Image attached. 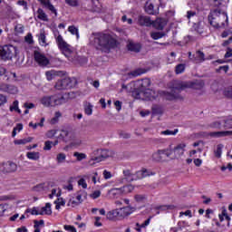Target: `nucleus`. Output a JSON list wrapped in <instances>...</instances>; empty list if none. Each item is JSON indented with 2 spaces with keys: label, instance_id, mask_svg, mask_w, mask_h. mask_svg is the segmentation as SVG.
<instances>
[{
  "label": "nucleus",
  "instance_id": "f257e3e1",
  "mask_svg": "<svg viewBox=\"0 0 232 232\" xmlns=\"http://www.w3.org/2000/svg\"><path fill=\"white\" fill-rule=\"evenodd\" d=\"M94 36V44L96 45L97 50L108 53L111 48H115L117 41L113 39L111 35L104 33H96L92 34Z\"/></svg>",
  "mask_w": 232,
  "mask_h": 232
},
{
  "label": "nucleus",
  "instance_id": "f03ea898",
  "mask_svg": "<svg viewBox=\"0 0 232 232\" xmlns=\"http://www.w3.org/2000/svg\"><path fill=\"white\" fill-rule=\"evenodd\" d=\"M208 19L214 28H224L227 23V13L223 8H215L210 11Z\"/></svg>",
  "mask_w": 232,
  "mask_h": 232
},
{
  "label": "nucleus",
  "instance_id": "7ed1b4c3",
  "mask_svg": "<svg viewBox=\"0 0 232 232\" xmlns=\"http://www.w3.org/2000/svg\"><path fill=\"white\" fill-rule=\"evenodd\" d=\"M135 211V208L127 206L121 208L109 211L106 214L108 220H124L127 217H130L131 213Z\"/></svg>",
  "mask_w": 232,
  "mask_h": 232
},
{
  "label": "nucleus",
  "instance_id": "20e7f679",
  "mask_svg": "<svg viewBox=\"0 0 232 232\" xmlns=\"http://www.w3.org/2000/svg\"><path fill=\"white\" fill-rule=\"evenodd\" d=\"M186 88H188V84L185 82H178L174 84L169 92H163V95L167 101H183L184 97H182L180 92L182 90H186Z\"/></svg>",
  "mask_w": 232,
  "mask_h": 232
},
{
  "label": "nucleus",
  "instance_id": "39448f33",
  "mask_svg": "<svg viewBox=\"0 0 232 232\" xmlns=\"http://www.w3.org/2000/svg\"><path fill=\"white\" fill-rule=\"evenodd\" d=\"M41 102L46 107L61 106L62 104H66V102H68V98L61 94H54L52 96H44L42 98Z\"/></svg>",
  "mask_w": 232,
  "mask_h": 232
},
{
  "label": "nucleus",
  "instance_id": "423d86ee",
  "mask_svg": "<svg viewBox=\"0 0 232 232\" xmlns=\"http://www.w3.org/2000/svg\"><path fill=\"white\" fill-rule=\"evenodd\" d=\"M56 43L62 53H63V55H65V57H67V59H69L70 61H73V58L72 57V54L73 53L72 46L64 42V39H63V36L61 34L56 37Z\"/></svg>",
  "mask_w": 232,
  "mask_h": 232
},
{
  "label": "nucleus",
  "instance_id": "0eeeda50",
  "mask_svg": "<svg viewBox=\"0 0 232 232\" xmlns=\"http://www.w3.org/2000/svg\"><path fill=\"white\" fill-rule=\"evenodd\" d=\"M167 150L170 153V156H169L170 160L180 159L184 155V151H186V143H179L174 148H171V145H169Z\"/></svg>",
  "mask_w": 232,
  "mask_h": 232
},
{
  "label": "nucleus",
  "instance_id": "6e6552de",
  "mask_svg": "<svg viewBox=\"0 0 232 232\" xmlns=\"http://www.w3.org/2000/svg\"><path fill=\"white\" fill-rule=\"evenodd\" d=\"M133 93L137 99H142L143 101H155L158 95L157 92L151 89L138 90Z\"/></svg>",
  "mask_w": 232,
  "mask_h": 232
},
{
  "label": "nucleus",
  "instance_id": "1a4fd4ad",
  "mask_svg": "<svg viewBox=\"0 0 232 232\" xmlns=\"http://www.w3.org/2000/svg\"><path fill=\"white\" fill-rule=\"evenodd\" d=\"M17 50L13 45L0 46V61H12Z\"/></svg>",
  "mask_w": 232,
  "mask_h": 232
},
{
  "label": "nucleus",
  "instance_id": "9d476101",
  "mask_svg": "<svg viewBox=\"0 0 232 232\" xmlns=\"http://www.w3.org/2000/svg\"><path fill=\"white\" fill-rule=\"evenodd\" d=\"M76 84L77 80L75 78H65L59 80L54 87L56 90H70V88H73Z\"/></svg>",
  "mask_w": 232,
  "mask_h": 232
},
{
  "label": "nucleus",
  "instance_id": "9b49d317",
  "mask_svg": "<svg viewBox=\"0 0 232 232\" xmlns=\"http://www.w3.org/2000/svg\"><path fill=\"white\" fill-rule=\"evenodd\" d=\"M164 155L165 157H167V159H169L171 153H169V150H168V149L158 150L152 154V160H154L155 162H162V160H164Z\"/></svg>",
  "mask_w": 232,
  "mask_h": 232
},
{
  "label": "nucleus",
  "instance_id": "f8f14e48",
  "mask_svg": "<svg viewBox=\"0 0 232 232\" xmlns=\"http://www.w3.org/2000/svg\"><path fill=\"white\" fill-rule=\"evenodd\" d=\"M34 57L35 63H37L39 66H48L50 64V60H48L47 57L39 51H34Z\"/></svg>",
  "mask_w": 232,
  "mask_h": 232
},
{
  "label": "nucleus",
  "instance_id": "ddd939ff",
  "mask_svg": "<svg viewBox=\"0 0 232 232\" xmlns=\"http://www.w3.org/2000/svg\"><path fill=\"white\" fill-rule=\"evenodd\" d=\"M94 155L99 156L92 158V160H95L96 162H102L104 159H108V157H110V151H108V150H97L94 151Z\"/></svg>",
  "mask_w": 232,
  "mask_h": 232
},
{
  "label": "nucleus",
  "instance_id": "4468645a",
  "mask_svg": "<svg viewBox=\"0 0 232 232\" xmlns=\"http://www.w3.org/2000/svg\"><path fill=\"white\" fill-rule=\"evenodd\" d=\"M138 24H140V26H151L153 21H151V17L148 15L140 14L138 16Z\"/></svg>",
  "mask_w": 232,
  "mask_h": 232
},
{
  "label": "nucleus",
  "instance_id": "2eb2a0df",
  "mask_svg": "<svg viewBox=\"0 0 232 232\" xmlns=\"http://www.w3.org/2000/svg\"><path fill=\"white\" fill-rule=\"evenodd\" d=\"M59 139H62L63 142H70L73 140V132L68 130H62L59 135Z\"/></svg>",
  "mask_w": 232,
  "mask_h": 232
},
{
  "label": "nucleus",
  "instance_id": "dca6fc26",
  "mask_svg": "<svg viewBox=\"0 0 232 232\" xmlns=\"http://www.w3.org/2000/svg\"><path fill=\"white\" fill-rule=\"evenodd\" d=\"M3 168L4 173H14V171H17V164L12 161L3 163Z\"/></svg>",
  "mask_w": 232,
  "mask_h": 232
},
{
  "label": "nucleus",
  "instance_id": "f3484780",
  "mask_svg": "<svg viewBox=\"0 0 232 232\" xmlns=\"http://www.w3.org/2000/svg\"><path fill=\"white\" fill-rule=\"evenodd\" d=\"M124 180L126 182H133L135 180V174L130 169L123 170V178L120 179V184H123Z\"/></svg>",
  "mask_w": 232,
  "mask_h": 232
},
{
  "label": "nucleus",
  "instance_id": "a211bd4d",
  "mask_svg": "<svg viewBox=\"0 0 232 232\" xmlns=\"http://www.w3.org/2000/svg\"><path fill=\"white\" fill-rule=\"evenodd\" d=\"M38 1H39V3H41V5H43V6L47 8V10H50V12H52V14H54V15L57 16V9H55L53 5H52V3H50V0H38Z\"/></svg>",
  "mask_w": 232,
  "mask_h": 232
},
{
  "label": "nucleus",
  "instance_id": "6ab92c4d",
  "mask_svg": "<svg viewBox=\"0 0 232 232\" xmlns=\"http://www.w3.org/2000/svg\"><path fill=\"white\" fill-rule=\"evenodd\" d=\"M167 22L164 18H158L154 22L152 21V26L156 28V30H164V26H166Z\"/></svg>",
  "mask_w": 232,
  "mask_h": 232
},
{
  "label": "nucleus",
  "instance_id": "aec40b11",
  "mask_svg": "<svg viewBox=\"0 0 232 232\" xmlns=\"http://www.w3.org/2000/svg\"><path fill=\"white\" fill-rule=\"evenodd\" d=\"M127 48L130 52H134L135 53H139V52H140L141 47H140V44H137L130 41L128 43Z\"/></svg>",
  "mask_w": 232,
  "mask_h": 232
},
{
  "label": "nucleus",
  "instance_id": "412c9836",
  "mask_svg": "<svg viewBox=\"0 0 232 232\" xmlns=\"http://www.w3.org/2000/svg\"><path fill=\"white\" fill-rule=\"evenodd\" d=\"M192 59L194 63H204L206 61V54L202 51H197L196 55Z\"/></svg>",
  "mask_w": 232,
  "mask_h": 232
},
{
  "label": "nucleus",
  "instance_id": "4be33fe9",
  "mask_svg": "<svg viewBox=\"0 0 232 232\" xmlns=\"http://www.w3.org/2000/svg\"><path fill=\"white\" fill-rule=\"evenodd\" d=\"M210 137L220 138L232 135V130L214 131L209 133Z\"/></svg>",
  "mask_w": 232,
  "mask_h": 232
},
{
  "label": "nucleus",
  "instance_id": "5701e85b",
  "mask_svg": "<svg viewBox=\"0 0 232 232\" xmlns=\"http://www.w3.org/2000/svg\"><path fill=\"white\" fill-rule=\"evenodd\" d=\"M45 75H46L48 81H52V79H53V77H56V76L61 77V75H64V72H63V71H57V72L49 71V72H45Z\"/></svg>",
  "mask_w": 232,
  "mask_h": 232
},
{
  "label": "nucleus",
  "instance_id": "b1692460",
  "mask_svg": "<svg viewBox=\"0 0 232 232\" xmlns=\"http://www.w3.org/2000/svg\"><path fill=\"white\" fill-rule=\"evenodd\" d=\"M134 189L132 185H127L120 188H113V191H117L118 193H131Z\"/></svg>",
  "mask_w": 232,
  "mask_h": 232
},
{
  "label": "nucleus",
  "instance_id": "393cba45",
  "mask_svg": "<svg viewBox=\"0 0 232 232\" xmlns=\"http://www.w3.org/2000/svg\"><path fill=\"white\" fill-rule=\"evenodd\" d=\"M151 175H155V173L151 172V170H148L146 169H143L137 172V176L140 179H144L146 177H150Z\"/></svg>",
  "mask_w": 232,
  "mask_h": 232
},
{
  "label": "nucleus",
  "instance_id": "a878e982",
  "mask_svg": "<svg viewBox=\"0 0 232 232\" xmlns=\"http://www.w3.org/2000/svg\"><path fill=\"white\" fill-rule=\"evenodd\" d=\"M39 215H52V204L46 203L45 207L41 208Z\"/></svg>",
  "mask_w": 232,
  "mask_h": 232
},
{
  "label": "nucleus",
  "instance_id": "bb28decb",
  "mask_svg": "<svg viewBox=\"0 0 232 232\" xmlns=\"http://www.w3.org/2000/svg\"><path fill=\"white\" fill-rule=\"evenodd\" d=\"M57 164H64L66 162V154L64 152H60L56 155Z\"/></svg>",
  "mask_w": 232,
  "mask_h": 232
},
{
  "label": "nucleus",
  "instance_id": "cd10ccee",
  "mask_svg": "<svg viewBox=\"0 0 232 232\" xmlns=\"http://www.w3.org/2000/svg\"><path fill=\"white\" fill-rule=\"evenodd\" d=\"M152 113L154 115H162V113H164V109L160 105H153Z\"/></svg>",
  "mask_w": 232,
  "mask_h": 232
},
{
  "label": "nucleus",
  "instance_id": "c85d7f7f",
  "mask_svg": "<svg viewBox=\"0 0 232 232\" xmlns=\"http://www.w3.org/2000/svg\"><path fill=\"white\" fill-rule=\"evenodd\" d=\"M37 17L40 19V21H48V15H46V13L41 8L37 10Z\"/></svg>",
  "mask_w": 232,
  "mask_h": 232
},
{
  "label": "nucleus",
  "instance_id": "c756f323",
  "mask_svg": "<svg viewBox=\"0 0 232 232\" xmlns=\"http://www.w3.org/2000/svg\"><path fill=\"white\" fill-rule=\"evenodd\" d=\"M141 88L140 90H149L150 86H151V81L148 78L143 79L140 83Z\"/></svg>",
  "mask_w": 232,
  "mask_h": 232
},
{
  "label": "nucleus",
  "instance_id": "7c9ffc66",
  "mask_svg": "<svg viewBox=\"0 0 232 232\" xmlns=\"http://www.w3.org/2000/svg\"><path fill=\"white\" fill-rule=\"evenodd\" d=\"M10 111H17V113L21 114L22 111L19 110V101L15 100L13 102V105L9 108Z\"/></svg>",
  "mask_w": 232,
  "mask_h": 232
},
{
  "label": "nucleus",
  "instance_id": "2f4dec72",
  "mask_svg": "<svg viewBox=\"0 0 232 232\" xmlns=\"http://www.w3.org/2000/svg\"><path fill=\"white\" fill-rule=\"evenodd\" d=\"M184 70H186V65L184 63H179L175 68V72H176L177 75H179L180 73H184Z\"/></svg>",
  "mask_w": 232,
  "mask_h": 232
},
{
  "label": "nucleus",
  "instance_id": "473e14b6",
  "mask_svg": "<svg viewBox=\"0 0 232 232\" xmlns=\"http://www.w3.org/2000/svg\"><path fill=\"white\" fill-rule=\"evenodd\" d=\"M29 126L31 127V128H33L34 130H37V127L38 126H40L41 128H43V126H44V118H42L41 119V121L40 122H38V123H34V122H30L29 123Z\"/></svg>",
  "mask_w": 232,
  "mask_h": 232
},
{
  "label": "nucleus",
  "instance_id": "72a5a7b5",
  "mask_svg": "<svg viewBox=\"0 0 232 232\" xmlns=\"http://www.w3.org/2000/svg\"><path fill=\"white\" fill-rule=\"evenodd\" d=\"M68 32H70V34L72 35H76L77 39H79V29H77V27L71 25L68 27Z\"/></svg>",
  "mask_w": 232,
  "mask_h": 232
},
{
  "label": "nucleus",
  "instance_id": "f704fd0d",
  "mask_svg": "<svg viewBox=\"0 0 232 232\" xmlns=\"http://www.w3.org/2000/svg\"><path fill=\"white\" fill-rule=\"evenodd\" d=\"M34 138L32 137H29V138H26V139H23V140H14V144H28V142H32Z\"/></svg>",
  "mask_w": 232,
  "mask_h": 232
},
{
  "label": "nucleus",
  "instance_id": "c9c22d12",
  "mask_svg": "<svg viewBox=\"0 0 232 232\" xmlns=\"http://www.w3.org/2000/svg\"><path fill=\"white\" fill-rule=\"evenodd\" d=\"M134 198H135L136 202L142 203V202H146L147 197L144 194H137L134 196Z\"/></svg>",
  "mask_w": 232,
  "mask_h": 232
},
{
  "label": "nucleus",
  "instance_id": "e433bc0d",
  "mask_svg": "<svg viewBox=\"0 0 232 232\" xmlns=\"http://www.w3.org/2000/svg\"><path fill=\"white\" fill-rule=\"evenodd\" d=\"M84 111H85L86 115H92V113L93 112V105L91 103H87L84 106Z\"/></svg>",
  "mask_w": 232,
  "mask_h": 232
},
{
  "label": "nucleus",
  "instance_id": "4c0bfd02",
  "mask_svg": "<svg viewBox=\"0 0 232 232\" xmlns=\"http://www.w3.org/2000/svg\"><path fill=\"white\" fill-rule=\"evenodd\" d=\"M224 149V145L218 144L217 146V150H215V155L218 157V159H220L222 157V150Z\"/></svg>",
  "mask_w": 232,
  "mask_h": 232
},
{
  "label": "nucleus",
  "instance_id": "58836bf2",
  "mask_svg": "<svg viewBox=\"0 0 232 232\" xmlns=\"http://www.w3.org/2000/svg\"><path fill=\"white\" fill-rule=\"evenodd\" d=\"M27 158L31 160H39V152H27Z\"/></svg>",
  "mask_w": 232,
  "mask_h": 232
},
{
  "label": "nucleus",
  "instance_id": "ea45409f",
  "mask_svg": "<svg viewBox=\"0 0 232 232\" xmlns=\"http://www.w3.org/2000/svg\"><path fill=\"white\" fill-rule=\"evenodd\" d=\"M73 157L76 158V160H78V162H81V160H84V159H86V154L81 152H74Z\"/></svg>",
  "mask_w": 232,
  "mask_h": 232
},
{
  "label": "nucleus",
  "instance_id": "a19ab883",
  "mask_svg": "<svg viewBox=\"0 0 232 232\" xmlns=\"http://www.w3.org/2000/svg\"><path fill=\"white\" fill-rule=\"evenodd\" d=\"M142 73H146V71L144 69H137L135 71H132L130 72V75L132 77H139V75H142Z\"/></svg>",
  "mask_w": 232,
  "mask_h": 232
},
{
  "label": "nucleus",
  "instance_id": "79ce46f5",
  "mask_svg": "<svg viewBox=\"0 0 232 232\" xmlns=\"http://www.w3.org/2000/svg\"><path fill=\"white\" fill-rule=\"evenodd\" d=\"M164 35H166V34L157 32V33H151L150 37H152L154 39V41H157V39H162V37H164Z\"/></svg>",
  "mask_w": 232,
  "mask_h": 232
},
{
  "label": "nucleus",
  "instance_id": "37998d69",
  "mask_svg": "<svg viewBox=\"0 0 232 232\" xmlns=\"http://www.w3.org/2000/svg\"><path fill=\"white\" fill-rule=\"evenodd\" d=\"M153 8H154L153 4H149L145 6V12L147 14L153 15V14H155V10Z\"/></svg>",
  "mask_w": 232,
  "mask_h": 232
},
{
  "label": "nucleus",
  "instance_id": "c03bdc74",
  "mask_svg": "<svg viewBox=\"0 0 232 232\" xmlns=\"http://www.w3.org/2000/svg\"><path fill=\"white\" fill-rule=\"evenodd\" d=\"M208 128H213L214 130H220L222 128V123H220V121H214L210 123Z\"/></svg>",
  "mask_w": 232,
  "mask_h": 232
},
{
  "label": "nucleus",
  "instance_id": "a18cd8bd",
  "mask_svg": "<svg viewBox=\"0 0 232 232\" xmlns=\"http://www.w3.org/2000/svg\"><path fill=\"white\" fill-rule=\"evenodd\" d=\"M177 133H179V130L178 129H176L174 130H162L160 132L161 135H177Z\"/></svg>",
  "mask_w": 232,
  "mask_h": 232
},
{
  "label": "nucleus",
  "instance_id": "49530a36",
  "mask_svg": "<svg viewBox=\"0 0 232 232\" xmlns=\"http://www.w3.org/2000/svg\"><path fill=\"white\" fill-rule=\"evenodd\" d=\"M39 41L42 46H44L46 44V34H44V32L40 34Z\"/></svg>",
  "mask_w": 232,
  "mask_h": 232
},
{
  "label": "nucleus",
  "instance_id": "de8ad7c7",
  "mask_svg": "<svg viewBox=\"0 0 232 232\" xmlns=\"http://www.w3.org/2000/svg\"><path fill=\"white\" fill-rule=\"evenodd\" d=\"M53 144V141L47 140L44 142V151H50L52 150V146Z\"/></svg>",
  "mask_w": 232,
  "mask_h": 232
},
{
  "label": "nucleus",
  "instance_id": "09e8293b",
  "mask_svg": "<svg viewBox=\"0 0 232 232\" xmlns=\"http://www.w3.org/2000/svg\"><path fill=\"white\" fill-rule=\"evenodd\" d=\"M82 195H86V192H84V190H80L76 196V199L78 200L79 204L82 202Z\"/></svg>",
  "mask_w": 232,
  "mask_h": 232
},
{
  "label": "nucleus",
  "instance_id": "8fccbe9b",
  "mask_svg": "<svg viewBox=\"0 0 232 232\" xmlns=\"http://www.w3.org/2000/svg\"><path fill=\"white\" fill-rule=\"evenodd\" d=\"M224 128L225 130H232V119L225 121Z\"/></svg>",
  "mask_w": 232,
  "mask_h": 232
},
{
  "label": "nucleus",
  "instance_id": "3c124183",
  "mask_svg": "<svg viewBox=\"0 0 232 232\" xmlns=\"http://www.w3.org/2000/svg\"><path fill=\"white\" fill-rule=\"evenodd\" d=\"M56 134H57V130H51L47 131L46 137H48V139H53V137H55Z\"/></svg>",
  "mask_w": 232,
  "mask_h": 232
},
{
  "label": "nucleus",
  "instance_id": "603ef678",
  "mask_svg": "<svg viewBox=\"0 0 232 232\" xmlns=\"http://www.w3.org/2000/svg\"><path fill=\"white\" fill-rule=\"evenodd\" d=\"M8 102V99L5 94H0V106H5Z\"/></svg>",
  "mask_w": 232,
  "mask_h": 232
},
{
  "label": "nucleus",
  "instance_id": "864d4df0",
  "mask_svg": "<svg viewBox=\"0 0 232 232\" xmlns=\"http://www.w3.org/2000/svg\"><path fill=\"white\" fill-rule=\"evenodd\" d=\"M15 32H17V34H23V32H24V26H23V24H18L15 27H14Z\"/></svg>",
  "mask_w": 232,
  "mask_h": 232
},
{
  "label": "nucleus",
  "instance_id": "5fc2aeb1",
  "mask_svg": "<svg viewBox=\"0 0 232 232\" xmlns=\"http://www.w3.org/2000/svg\"><path fill=\"white\" fill-rule=\"evenodd\" d=\"M44 183H41L34 187V191H44Z\"/></svg>",
  "mask_w": 232,
  "mask_h": 232
},
{
  "label": "nucleus",
  "instance_id": "6e6d98bb",
  "mask_svg": "<svg viewBox=\"0 0 232 232\" xmlns=\"http://www.w3.org/2000/svg\"><path fill=\"white\" fill-rule=\"evenodd\" d=\"M63 228L65 229V231L77 232V228H75V227L73 226L64 225Z\"/></svg>",
  "mask_w": 232,
  "mask_h": 232
},
{
  "label": "nucleus",
  "instance_id": "4d7b16f0",
  "mask_svg": "<svg viewBox=\"0 0 232 232\" xmlns=\"http://www.w3.org/2000/svg\"><path fill=\"white\" fill-rule=\"evenodd\" d=\"M17 5H19V6H24V9L28 10V3L24 0H18Z\"/></svg>",
  "mask_w": 232,
  "mask_h": 232
},
{
  "label": "nucleus",
  "instance_id": "13d9d810",
  "mask_svg": "<svg viewBox=\"0 0 232 232\" xmlns=\"http://www.w3.org/2000/svg\"><path fill=\"white\" fill-rule=\"evenodd\" d=\"M225 95L226 97L232 99V87H228L225 90Z\"/></svg>",
  "mask_w": 232,
  "mask_h": 232
},
{
  "label": "nucleus",
  "instance_id": "bf43d9fd",
  "mask_svg": "<svg viewBox=\"0 0 232 232\" xmlns=\"http://www.w3.org/2000/svg\"><path fill=\"white\" fill-rule=\"evenodd\" d=\"M78 184L82 186L83 189H86V188H88V184L86 183V180L84 179H79Z\"/></svg>",
  "mask_w": 232,
  "mask_h": 232
},
{
  "label": "nucleus",
  "instance_id": "052dcab7",
  "mask_svg": "<svg viewBox=\"0 0 232 232\" xmlns=\"http://www.w3.org/2000/svg\"><path fill=\"white\" fill-rule=\"evenodd\" d=\"M25 43H28L29 44H32V43H34V39H33L32 34H28L25 36Z\"/></svg>",
  "mask_w": 232,
  "mask_h": 232
},
{
  "label": "nucleus",
  "instance_id": "680f3d73",
  "mask_svg": "<svg viewBox=\"0 0 232 232\" xmlns=\"http://www.w3.org/2000/svg\"><path fill=\"white\" fill-rule=\"evenodd\" d=\"M101 197V190H95L92 194H91L92 198H99Z\"/></svg>",
  "mask_w": 232,
  "mask_h": 232
},
{
  "label": "nucleus",
  "instance_id": "e2e57ef3",
  "mask_svg": "<svg viewBox=\"0 0 232 232\" xmlns=\"http://www.w3.org/2000/svg\"><path fill=\"white\" fill-rule=\"evenodd\" d=\"M65 2H66L67 5H69L70 6H77V5H78L77 0H65Z\"/></svg>",
  "mask_w": 232,
  "mask_h": 232
},
{
  "label": "nucleus",
  "instance_id": "0e129e2a",
  "mask_svg": "<svg viewBox=\"0 0 232 232\" xmlns=\"http://www.w3.org/2000/svg\"><path fill=\"white\" fill-rule=\"evenodd\" d=\"M34 226H37V228L40 229L39 226H42V227H44V220H40V221H37V220H34Z\"/></svg>",
  "mask_w": 232,
  "mask_h": 232
},
{
  "label": "nucleus",
  "instance_id": "69168bd1",
  "mask_svg": "<svg viewBox=\"0 0 232 232\" xmlns=\"http://www.w3.org/2000/svg\"><path fill=\"white\" fill-rule=\"evenodd\" d=\"M229 57H232V49L228 47L225 53V59H229Z\"/></svg>",
  "mask_w": 232,
  "mask_h": 232
},
{
  "label": "nucleus",
  "instance_id": "338daca9",
  "mask_svg": "<svg viewBox=\"0 0 232 232\" xmlns=\"http://www.w3.org/2000/svg\"><path fill=\"white\" fill-rule=\"evenodd\" d=\"M103 177L106 180H108V179H111V172L108 170H103Z\"/></svg>",
  "mask_w": 232,
  "mask_h": 232
},
{
  "label": "nucleus",
  "instance_id": "774afa93",
  "mask_svg": "<svg viewBox=\"0 0 232 232\" xmlns=\"http://www.w3.org/2000/svg\"><path fill=\"white\" fill-rule=\"evenodd\" d=\"M16 232H28V228H26V227L23 226L21 227H18L16 229Z\"/></svg>",
  "mask_w": 232,
  "mask_h": 232
}]
</instances>
